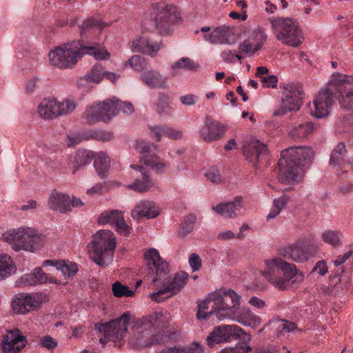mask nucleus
I'll use <instances>...</instances> for the list:
<instances>
[{"instance_id": "f257e3e1", "label": "nucleus", "mask_w": 353, "mask_h": 353, "mask_svg": "<svg viewBox=\"0 0 353 353\" xmlns=\"http://www.w3.org/2000/svg\"><path fill=\"white\" fill-rule=\"evenodd\" d=\"M241 296L232 289L221 288L209 294L198 304L196 317L201 320L215 314L219 321L232 319L253 329L261 323L260 316L249 307L239 309Z\"/></svg>"}, {"instance_id": "f03ea898", "label": "nucleus", "mask_w": 353, "mask_h": 353, "mask_svg": "<svg viewBox=\"0 0 353 353\" xmlns=\"http://www.w3.org/2000/svg\"><path fill=\"white\" fill-rule=\"evenodd\" d=\"M143 259L148 271L154 275L152 283L161 286L158 291L150 294L152 300L161 302L177 294L185 286L188 274L180 272L172 278H167L166 276L170 273L169 264L160 256L158 250L150 248L145 250Z\"/></svg>"}, {"instance_id": "7ed1b4c3", "label": "nucleus", "mask_w": 353, "mask_h": 353, "mask_svg": "<svg viewBox=\"0 0 353 353\" xmlns=\"http://www.w3.org/2000/svg\"><path fill=\"white\" fill-rule=\"evenodd\" d=\"M84 54H89L97 60H107L110 53L99 46H88L79 41L64 43L54 47L48 52L50 63L59 69L72 68Z\"/></svg>"}, {"instance_id": "20e7f679", "label": "nucleus", "mask_w": 353, "mask_h": 353, "mask_svg": "<svg viewBox=\"0 0 353 353\" xmlns=\"http://www.w3.org/2000/svg\"><path fill=\"white\" fill-rule=\"evenodd\" d=\"M314 154L310 147L292 146L282 150L278 163L279 181L288 185L299 183L305 168L312 164Z\"/></svg>"}, {"instance_id": "39448f33", "label": "nucleus", "mask_w": 353, "mask_h": 353, "mask_svg": "<svg viewBox=\"0 0 353 353\" xmlns=\"http://www.w3.org/2000/svg\"><path fill=\"white\" fill-rule=\"evenodd\" d=\"M261 274L275 288L281 291L292 285H299L304 280V274L294 264L277 257L265 260L264 268Z\"/></svg>"}, {"instance_id": "423d86ee", "label": "nucleus", "mask_w": 353, "mask_h": 353, "mask_svg": "<svg viewBox=\"0 0 353 353\" xmlns=\"http://www.w3.org/2000/svg\"><path fill=\"white\" fill-rule=\"evenodd\" d=\"M181 19V13L176 6L165 0L151 3L143 16V28L151 21L161 34H168L176 22Z\"/></svg>"}, {"instance_id": "0eeeda50", "label": "nucleus", "mask_w": 353, "mask_h": 353, "mask_svg": "<svg viewBox=\"0 0 353 353\" xmlns=\"http://www.w3.org/2000/svg\"><path fill=\"white\" fill-rule=\"evenodd\" d=\"M117 241L113 232L100 230L93 234L88 248L92 253V261L99 266L105 268L113 261Z\"/></svg>"}, {"instance_id": "6e6552de", "label": "nucleus", "mask_w": 353, "mask_h": 353, "mask_svg": "<svg viewBox=\"0 0 353 353\" xmlns=\"http://www.w3.org/2000/svg\"><path fill=\"white\" fill-rule=\"evenodd\" d=\"M268 21L272 34L283 44L296 48L303 43L304 34L296 20L290 17H271Z\"/></svg>"}, {"instance_id": "1a4fd4ad", "label": "nucleus", "mask_w": 353, "mask_h": 353, "mask_svg": "<svg viewBox=\"0 0 353 353\" xmlns=\"http://www.w3.org/2000/svg\"><path fill=\"white\" fill-rule=\"evenodd\" d=\"M77 108L76 103L69 99L59 100L49 97L44 98L37 106L39 116L45 120H54L72 113Z\"/></svg>"}, {"instance_id": "9d476101", "label": "nucleus", "mask_w": 353, "mask_h": 353, "mask_svg": "<svg viewBox=\"0 0 353 353\" xmlns=\"http://www.w3.org/2000/svg\"><path fill=\"white\" fill-rule=\"evenodd\" d=\"M48 299V296L41 292H19L12 297L10 306L15 314L27 315L38 311Z\"/></svg>"}, {"instance_id": "9b49d317", "label": "nucleus", "mask_w": 353, "mask_h": 353, "mask_svg": "<svg viewBox=\"0 0 353 353\" xmlns=\"http://www.w3.org/2000/svg\"><path fill=\"white\" fill-rule=\"evenodd\" d=\"M130 321V314L128 312L123 314L119 318L104 323H96L94 329L103 335L100 342L105 344L107 341L119 342L128 330Z\"/></svg>"}, {"instance_id": "f8f14e48", "label": "nucleus", "mask_w": 353, "mask_h": 353, "mask_svg": "<svg viewBox=\"0 0 353 353\" xmlns=\"http://www.w3.org/2000/svg\"><path fill=\"white\" fill-rule=\"evenodd\" d=\"M163 314L156 312L151 316L142 319L141 325L137 328L134 339L139 341H132V345L136 348H141L148 345L159 343V341L150 339L152 332L156 328L162 325Z\"/></svg>"}, {"instance_id": "ddd939ff", "label": "nucleus", "mask_w": 353, "mask_h": 353, "mask_svg": "<svg viewBox=\"0 0 353 353\" xmlns=\"http://www.w3.org/2000/svg\"><path fill=\"white\" fill-rule=\"evenodd\" d=\"M316 250L317 246L311 244L309 239H304L285 247L282 254L286 259L296 263H304L312 258Z\"/></svg>"}, {"instance_id": "4468645a", "label": "nucleus", "mask_w": 353, "mask_h": 353, "mask_svg": "<svg viewBox=\"0 0 353 353\" xmlns=\"http://www.w3.org/2000/svg\"><path fill=\"white\" fill-rule=\"evenodd\" d=\"M115 108V106L112 108L110 99L96 101L87 107L83 113V117L90 124L106 122L117 115Z\"/></svg>"}, {"instance_id": "2eb2a0df", "label": "nucleus", "mask_w": 353, "mask_h": 353, "mask_svg": "<svg viewBox=\"0 0 353 353\" xmlns=\"http://www.w3.org/2000/svg\"><path fill=\"white\" fill-rule=\"evenodd\" d=\"M302 92L299 88L290 83L285 85L282 92L281 108L274 112V116H281L287 112H297L301 106Z\"/></svg>"}, {"instance_id": "dca6fc26", "label": "nucleus", "mask_w": 353, "mask_h": 353, "mask_svg": "<svg viewBox=\"0 0 353 353\" xmlns=\"http://www.w3.org/2000/svg\"><path fill=\"white\" fill-rule=\"evenodd\" d=\"M331 81L338 85L339 95L338 100L342 107L350 109L353 107V76H347L339 72L331 75Z\"/></svg>"}, {"instance_id": "f3484780", "label": "nucleus", "mask_w": 353, "mask_h": 353, "mask_svg": "<svg viewBox=\"0 0 353 353\" xmlns=\"http://www.w3.org/2000/svg\"><path fill=\"white\" fill-rule=\"evenodd\" d=\"M28 343L27 337L18 329L6 330L3 335L1 348L3 353H20Z\"/></svg>"}, {"instance_id": "a211bd4d", "label": "nucleus", "mask_w": 353, "mask_h": 353, "mask_svg": "<svg viewBox=\"0 0 353 353\" xmlns=\"http://www.w3.org/2000/svg\"><path fill=\"white\" fill-rule=\"evenodd\" d=\"M243 330L237 325H218L213 328L206 339L207 344L212 347L216 344L228 342L239 337Z\"/></svg>"}, {"instance_id": "6ab92c4d", "label": "nucleus", "mask_w": 353, "mask_h": 353, "mask_svg": "<svg viewBox=\"0 0 353 353\" xmlns=\"http://www.w3.org/2000/svg\"><path fill=\"white\" fill-rule=\"evenodd\" d=\"M31 228L21 227L7 230L3 234V238L15 252L26 251L28 246Z\"/></svg>"}, {"instance_id": "aec40b11", "label": "nucleus", "mask_w": 353, "mask_h": 353, "mask_svg": "<svg viewBox=\"0 0 353 353\" xmlns=\"http://www.w3.org/2000/svg\"><path fill=\"white\" fill-rule=\"evenodd\" d=\"M333 104V93L327 88L322 89L313 100L314 110H311V114L317 119L327 117L330 113Z\"/></svg>"}, {"instance_id": "412c9836", "label": "nucleus", "mask_w": 353, "mask_h": 353, "mask_svg": "<svg viewBox=\"0 0 353 353\" xmlns=\"http://www.w3.org/2000/svg\"><path fill=\"white\" fill-rule=\"evenodd\" d=\"M46 283H57V281L54 277H49L41 267H37L32 272L19 277L14 282V287L26 288Z\"/></svg>"}, {"instance_id": "4be33fe9", "label": "nucleus", "mask_w": 353, "mask_h": 353, "mask_svg": "<svg viewBox=\"0 0 353 353\" xmlns=\"http://www.w3.org/2000/svg\"><path fill=\"white\" fill-rule=\"evenodd\" d=\"M130 168L140 172L139 177H137L132 183L126 185L129 190L138 192H147L157 189V185L150 174L140 165H131Z\"/></svg>"}, {"instance_id": "5701e85b", "label": "nucleus", "mask_w": 353, "mask_h": 353, "mask_svg": "<svg viewBox=\"0 0 353 353\" xmlns=\"http://www.w3.org/2000/svg\"><path fill=\"white\" fill-rule=\"evenodd\" d=\"M225 132V126L219 121L206 118L205 123L200 128L199 133L204 141L212 142L222 137Z\"/></svg>"}, {"instance_id": "b1692460", "label": "nucleus", "mask_w": 353, "mask_h": 353, "mask_svg": "<svg viewBox=\"0 0 353 353\" xmlns=\"http://www.w3.org/2000/svg\"><path fill=\"white\" fill-rule=\"evenodd\" d=\"M245 206L241 196L234 197L233 200L228 202H221L212 206V210L221 216L228 219H235L237 216L236 212H239Z\"/></svg>"}, {"instance_id": "393cba45", "label": "nucleus", "mask_w": 353, "mask_h": 353, "mask_svg": "<svg viewBox=\"0 0 353 353\" xmlns=\"http://www.w3.org/2000/svg\"><path fill=\"white\" fill-rule=\"evenodd\" d=\"M140 80L145 86L152 89L168 88V78L155 70H149L140 74Z\"/></svg>"}, {"instance_id": "a878e982", "label": "nucleus", "mask_w": 353, "mask_h": 353, "mask_svg": "<svg viewBox=\"0 0 353 353\" xmlns=\"http://www.w3.org/2000/svg\"><path fill=\"white\" fill-rule=\"evenodd\" d=\"M159 209L155 205L154 202L143 200L139 202L135 208L132 209L131 215L132 218L137 219L141 217L154 219L159 214Z\"/></svg>"}, {"instance_id": "bb28decb", "label": "nucleus", "mask_w": 353, "mask_h": 353, "mask_svg": "<svg viewBox=\"0 0 353 353\" xmlns=\"http://www.w3.org/2000/svg\"><path fill=\"white\" fill-rule=\"evenodd\" d=\"M267 151V145L255 139H250L243 145V154L250 161H259Z\"/></svg>"}, {"instance_id": "cd10ccee", "label": "nucleus", "mask_w": 353, "mask_h": 353, "mask_svg": "<svg viewBox=\"0 0 353 353\" xmlns=\"http://www.w3.org/2000/svg\"><path fill=\"white\" fill-rule=\"evenodd\" d=\"M48 205L51 210L59 211L61 213H66L71 210L70 196L57 191L52 192Z\"/></svg>"}, {"instance_id": "c85d7f7f", "label": "nucleus", "mask_w": 353, "mask_h": 353, "mask_svg": "<svg viewBox=\"0 0 353 353\" xmlns=\"http://www.w3.org/2000/svg\"><path fill=\"white\" fill-rule=\"evenodd\" d=\"M230 35V30L229 27L222 26L216 27L209 33L204 35V39L212 44L230 45L229 37Z\"/></svg>"}, {"instance_id": "c756f323", "label": "nucleus", "mask_w": 353, "mask_h": 353, "mask_svg": "<svg viewBox=\"0 0 353 353\" xmlns=\"http://www.w3.org/2000/svg\"><path fill=\"white\" fill-rule=\"evenodd\" d=\"M314 125L311 122H303L292 125L288 130V134L293 139H303L313 133Z\"/></svg>"}, {"instance_id": "7c9ffc66", "label": "nucleus", "mask_w": 353, "mask_h": 353, "mask_svg": "<svg viewBox=\"0 0 353 353\" xmlns=\"http://www.w3.org/2000/svg\"><path fill=\"white\" fill-rule=\"evenodd\" d=\"M16 271L17 268L12 258L6 254H0V281L8 278Z\"/></svg>"}, {"instance_id": "2f4dec72", "label": "nucleus", "mask_w": 353, "mask_h": 353, "mask_svg": "<svg viewBox=\"0 0 353 353\" xmlns=\"http://www.w3.org/2000/svg\"><path fill=\"white\" fill-rule=\"evenodd\" d=\"M94 167L101 178L106 176L110 168V158L108 155L101 152L96 155H93Z\"/></svg>"}, {"instance_id": "473e14b6", "label": "nucleus", "mask_w": 353, "mask_h": 353, "mask_svg": "<svg viewBox=\"0 0 353 353\" xmlns=\"http://www.w3.org/2000/svg\"><path fill=\"white\" fill-rule=\"evenodd\" d=\"M93 152L90 150H78L74 156L73 165L74 169L72 173L74 174L78 170L90 163L93 160Z\"/></svg>"}, {"instance_id": "72a5a7b5", "label": "nucleus", "mask_w": 353, "mask_h": 353, "mask_svg": "<svg viewBox=\"0 0 353 353\" xmlns=\"http://www.w3.org/2000/svg\"><path fill=\"white\" fill-rule=\"evenodd\" d=\"M45 235L39 233L35 229L31 228L28 246H26V252L34 253L41 249L45 243Z\"/></svg>"}, {"instance_id": "f704fd0d", "label": "nucleus", "mask_w": 353, "mask_h": 353, "mask_svg": "<svg viewBox=\"0 0 353 353\" xmlns=\"http://www.w3.org/2000/svg\"><path fill=\"white\" fill-rule=\"evenodd\" d=\"M346 148L344 143L340 142L331 153L330 165L335 167L341 165L344 161Z\"/></svg>"}, {"instance_id": "c9c22d12", "label": "nucleus", "mask_w": 353, "mask_h": 353, "mask_svg": "<svg viewBox=\"0 0 353 353\" xmlns=\"http://www.w3.org/2000/svg\"><path fill=\"white\" fill-rule=\"evenodd\" d=\"M343 235L338 230H327L322 232L321 238L324 243L332 245L334 248L341 245Z\"/></svg>"}, {"instance_id": "e433bc0d", "label": "nucleus", "mask_w": 353, "mask_h": 353, "mask_svg": "<svg viewBox=\"0 0 353 353\" xmlns=\"http://www.w3.org/2000/svg\"><path fill=\"white\" fill-rule=\"evenodd\" d=\"M122 214L121 211L116 210L104 211L99 216L97 221L99 225H114Z\"/></svg>"}, {"instance_id": "4c0bfd02", "label": "nucleus", "mask_w": 353, "mask_h": 353, "mask_svg": "<svg viewBox=\"0 0 353 353\" xmlns=\"http://www.w3.org/2000/svg\"><path fill=\"white\" fill-rule=\"evenodd\" d=\"M105 70L101 64H95L88 71L84 78L89 82L99 83L104 78Z\"/></svg>"}, {"instance_id": "58836bf2", "label": "nucleus", "mask_w": 353, "mask_h": 353, "mask_svg": "<svg viewBox=\"0 0 353 353\" xmlns=\"http://www.w3.org/2000/svg\"><path fill=\"white\" fill-rule=\"evenodd\" d=\"M199 67V63L189 57H182L172 65L173 70H186L196 71Z\"/></svg>"}, {"instance_id": "ea45409f", "label": "nucleus", "mask_w": 353, "mask_h": 353, "mask_svg": "<svg viewBox=\"0 0 353 353\" xmlns=\"http://www.w3.org/2000/svg\"><path fill=\"white\" fill-rule=\"evenodd\" d=\"M145 165L150 166L152 170L157 174L163 173L168 166L167 162L157 154H153L149 159H147Z\"/></svg>"}, {"instance_id": "a19ab883", "label": "nucleus", "mask_w": 353, "mask_h": 353, "mask_svg": "<svg viewBox=\"0 0 353 353\" xmlns=\"http://www.w3.org/2000/svg\"><path fill=\"white\" fill-rule=\"evenodd\" d=\"M270 325L276 329L278 334L290 333L296 329L294 323L283 319L274 320L270 322Z\"/></svg>"}, {"instance_id": "79ce46f5", "label": "nucleus", "mask_w": 353, "mask_h": 353, "mask_svg": "<svg viewBox=\"0 0 353 353\" xmlns=\"http://www.w3.org/2000/svg\"><path fill=\"white\" fill-rule=\"evenodd\" d=\"M57 269L61 272L64 276L71 277L75 275L78 272L77 263L69 261H60L57 265Z\"/></svg>"}, {"instance_id": "37998d69", "label": "nucleus", "mask_w": 353, "mask_h": 353, "mask_svg": "<svg viewBox=\"0 0 353 353\" xmlns=\"http://www.w3.org/2000/svg\"><path fill=\"white\" fill-rule=\"evenodd\" d=\"M86 139H95L99 141H109L114 138V135L112 132L103 130H94L90 131L84 137Z\"/></svg>"}, {"instance_id": "c03bdc74", "label": "nucleus", "mask_w": 353, "mask_h": 353, "mask_svg": "<svg viewBox=\"0 0 353 353\" xmlns=\"http://www.w3.org/2000/svg\"><path fill=\"white\" fill-rule=\"evenodd\" d=\"M111 99L112 106H115L117 110V115L122 112L126 114H131L134 112L133 105L130 102H123L116 97H113Z\"/></svg>"}, {"instance_id": "a18cd8bd", "label": "nucleus", "mask_w": 353, "mask_h": 353, "mask_svg": "<svg viewBox=\"0 0 353 353\" xmlns=\"http://www.w3.org/2000/svg\"><path fill=\"white\" fill-rule=\"evenodd\" d=\"M196 216L194 214H189L186 216L183 222L181 223L179 234L181 236H185L190 234L194 229Z\"/></svg>"}, {"instance_id": "49530a36", "label": "nucleus", "mask_w": 353, "mask_h": 353, "mask_svg": "<svg viewBox=\"0 0 353 353\" xmlns=\"http://www.w3.org/2000/svg\"><path fill=\"white\" fill-rule=\"evenodd\" d=\"M112 290L116 297H131L134 294V290H130L127 285H123L119 281H116L112 284Z\"/></svg>"}, {"instance_id": "de8ad7c7", "label": "nucleus", "mask_w": 353, "mask_h": 353, "mask_svg": "<svg viewBox=\"0 0 353 353\" xmlns=\"http://www.w3.org/2000/svg\"><path fill=\"white\" fill-rule=\"evenodd\" d=\"M136 150L141 154V161L145 164L146 160L149 159L154 154L151 153L150 143L145 141H139L136 144Z\"/></svg>"}, {"instance_id": "09e8293b", "label": "nucleus", "mask_w": 353, "mask_h": 353, "mask_svg": "<svg viewBox=\"0 0 353 353\" xmlns=\"http://www.w3.org/2000/svg\"><path fill=\"white\" fill-rule=\"evenodd\" d=\"M108 23H104L99 18L90 17L84 21L81 26V32L91 28H96L99 30H102Z\"/></svg>"}, {"instance_id": "8fccbe9b", "label": "nucleus", "mask_w": 353, "mask_h": 353, "mask_svg": "<svg viewBox=\"0 0 353 353\" xmlns=\"http://www.w3.org/2000/svg\"><path fill=\"white\" fill-rule=\"evenodd\" d=\"M260 48V46L254 43L249 37L239 45V50L248 57L254 55Z\"/></svg>"}, {"instance_id": "3c124183", "label": "nucleus", "mask_w": 353, "mask_h": 353, "mask_svg": "<svg viewBox=\"0 0 353 353\" xmlns=\"http://www.w3.org/2000/svg\"><path fill=\"white\" fill-rule=\"evenodd\" d=\"M128 64L134 70L140 72L147 68L145 59L139 55H133L128 61Z\"/></svg>"}, {"instance_id": "603ef678", "label": "nucleus", "mask_w": 353, "mask_h": 353, "mask_svg": "<svg viewBox=\"0 0 353 353\" xmlns=\"http://www.w3.org/2000/svg\"><path fill=\"white\" fill-rule=\"evenodd\" d=\"M148 37H140L130 43L131 50L134 52H149L148 49L145 48V45L148 44Z\"/></svg>"}, {"instance_id": "864d4df0", "label": "nucleus", "mask_w": 353, "mask_h": 353, "mask_svg": "<svg viewBox=\"0 0 353 353\" xmlns=\"http://www.w3.org/2000/svg\"><path fill=\"white\" fill-rule=\"evenodd\" d=\"M148 44L145 48L148 49L149 52H143V54H148L152 57H155L157 52L163 48V43L161 41H154L148 38Z\"/></svg>"}, {"instance_id": "5fc2aeb1", "label": "nucleus", "mask_w": 353, "mask_h": 353, "mask_svg": "<svg viewBox=\"0 0 353 353\" xmlns=\"http://www.w3.org/2000/svg\"><path fill=\"white\" fill-rule=\"evenodd\" d=\"M39 345L41 347L48 350H54L57 347L58 342L54 338L49 335H46L40 338Z\"/></svg>"}, {"instance_id": "6e6d98bb", "label": "nucleus", "mask_w": 353, "mask_h": 353, "mask_svg": "<svg viewBox=\"0 0 353 353\" xmlns=\"http://www.w3.org/2000/svg\"><path fill=\"white\" fill-rule=\"evenodd\" d=\"M249 38L261 48L262 45L267 39V34L263 28H258L252 32Z\"/></svg>"}, {"instance_id": "4d7b16f0", "label": "nucleus", "mask_w": 353, "mask_h": 353, "mask_svg": "<svg viewBox=\"0 0 353 353\" xmlns=\"http://www.w3.org/2000/svg\"><path fill=\"white\" fill-rule=\"evenodd\" d=\"M206 179L213 183L219 184L224 181L219 171L216 168H210L205 174Z\"/></svg>"}, {"instance_id": "13d9d810", "label": "nucleus", "mask_w": 353, "mask_h": 353, "mask_svg": "<svg viewBox=\"0 0 353 353\" xmlns=\"http://www.w3.org/2000/svg\"><path fill=\"white\" fill-rule=\"evenodd\" d=\"M150 132V137L156 141H161L162 137L164 136L165 126L154 125H149Z\"/></svg>"}, {"instance_id": "bf43d9fd", "label": "nucleus", "mask_w": 353, "mask_h": 353, "mask_svg": "<svg viewBox=\"0 0 353 353\" xmlns=\"http://www.w3.org/2000/svg\"><path fill=\"white\" fill-rule=\"evenodd\" d=\"M165 126L164 137L173 139H180L183 137V132L178 128H172L166 125Z\"/></svg>"}, {"instance_id": "052dcab7", "label": "nucleus", "mask_w": 353, "mask_h": 353, "mask_svg": "<svg viewBox=\"0 0 353 353\" xmlns=\"http://www.w3.org/2000/svg\"><path fill=\"white\" fill-rule=\"evenodd\" d=\"M189 264L192 272H196L199 270L202 266L201 259L197 254L192 253L189 256Z\"/></svg>"}, {"instance_id": "680f3d73", "label": "nucleus", "mask_w": 353, "mask_h": 353, "mask_svg": "<svg viewBox=\"0 0 353 353\" xmlns=\"http://www.w3.org/2000/svg\"><path fill=\"white\" fill-rule=\"evenodd\" d=\"M113 226L115 227L117 231L121 234L126 235L130 232L129 227L126 224L123 214L117 219Z\"/></svg>"}, {"instance_id": "e2e57ef3", "label": "nucleus", "mask_w": 353, "mask_h": 353, "mask_svg": "<svg viewBox=\"0 0 353 353\" xmlns=\"http://www.w3.org/2000/svg\"><path fill=\"white\" fill-rule=\"evenodd\" d=\"M183 353H203V346L198 342H193L188 346H182Z\"/></svg>"}, {"instance_id": "0e129e2a", "label": "nucleus", "mask_w": 353, "mask_h": 353, "mask_svg": "<svg viewBox=\"0 0 353 353\" xmlns=\"http://www.w3.org/2000/svg\"><path fill=\"white\" fill-rule=\"evenodd\" d=\"M83 137L79 133L69 134L65 141L68 147L74 146L81 142Z\"/></svg>"}, {"instance_id": "69168bd1", "label": "nucleus", "mask_w": 353, "mask_h": 353, "mask_svg": "<svg viewBox=\"0 0 353 353\" xmlns=\"http://www.w3.org/2000/svg\"><path fill=\"white\" fill-rule=\"evenodd\" d=\"M252 351V347L250 345H241L236 346L230 349L222 350L220 353H248Z\"/></svg>"}, {"instance_id": "338daca9", "label": "nucleus", "mask_w": 353, "mask_h": 353, "mask_svg": "<svg viewBox=\"0 0 353 353\" xmlns=\"http://www.w3.org/2000/svg\"><path fill=\"white\" fill-rule=\"evenodd\" d=\"M328 272V268L325 261H318L312 270V273L316 272L320 276L325 275Z\"/></svg>"}, {"instance_id": "774afa93", "label": "nucleus", "mask_w": 353, "mask_h": 353, "mask_svg": "<svg viewBox=\"0 0 353 353\" xmlns=\"http://www.w3.org/2000/svg\"><path fill=\"white\" fill-rule=\"evenodd\" d=\"M39 83V79L37 77H32L28 79L25 84V91L27 94H32Z\"/></svg>"}]
</instances>
